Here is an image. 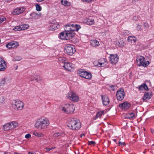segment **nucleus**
I'll return each mask as SVG.
<instances>
[{"label":"nucleus","instance_id":"2eb2a0df","mask_svg":"<svg viewBox=\"0 0 154 154\" xmlns=\"http://www.w3.org/2000/svg\"><path fill=\"white\" fill-rule=\"evenodd\" d=\"M41 14L40 13H36L35 12L31 13L30 15V18L34 19L35 20L38 19L39 17H41Z\"/></svg>","mask_w":154,"mask_h":154},{"label":"nucleus","instance_id":"49530a36","mask_svg":"<svg viewBox=\"0 0 154 154\" xmlns=\"http://www.w3.org/2000/svg\"><path fill=\"white\" fill-rule=\"evenodd\" d=\"M61 135V134L60 133H57L54 134L53 135V136L54 137H57Z\"/></svg>","mask_w":154,"mask_h":154},{"label":"nucleus","instance_id":"1a4fd4ad","mask_svg":"<svg viewBox=\"0 0 154 154\" xmlns=\"http://www.w3.org/2000/svg\"><path fill=\"white\" fill-rule=\"evenodd\" d=\"M106 59L105 58L102 59L98 61H95L94 62V64L95 66H98V67L101 66L104 67L106 64Z\"/></svg>","mask_w":154,"mask_h":154},{"label":"nucleus","instance_id":"0e129e2a","mask_svg":"<svg viewBox=\"0 0 154 154\" xmlns=\"http://www.w3.org/2000/svg\"><path fill=\"white\" fill-rule=\"evenodd\" d=\"M4 154H10L8 153H5Z\"/></svg>","mask_w":154,"mask_h":154},{"label":"nucleus","instance_id":"39448f33","mask_svg":"<svg viewBox=\"0 0 154 154\" xmlns=\"http://www.w3.org/2000/svg\"><path fill=\"white\" fill-rule=\"evenodd\" d=\"M62 108V110L66 113H72L73 112L75 107L73 105L66 104Z\"/></svg>","mask_w":154,"mask_h":154},{"label":"nucleus","instance_id":"4c0bfd02","mask_svg":"<svg viewBox=\"0 0 154 154\" xmlns=\"http://www.w3.org/2000/svg\"><path fill=\"white\" fill-rule=\"evenodd\" d=\"M22 30L26 29L28 28L29 26L28 24H23L21 25Z\"/></svg>","mask_w":154,"mask_h":154},{"label":"nucleus","instance_id":"de8ad7c7","mask_svg":"<svg viewBox=\"0 0 154 154\" xmlns=\"http://www.w3.org/2000/svg\"><path fill=\"white\" fill-rule=\"evenodd\" d=\"M65 70H67L69 72H71L73 71V69L72 68H65Z\"/></svg>","mask_w":154,"mask_h":154},{"label":"nucleus","instance_id":"7ed1b4c3","mask_svg":"<svg viewBox=\"0 0 154 154\" xmlns=\"http://www.w3.org/2000/svg\"><path fill=\"white\" fill-rule=\"evenodd\" d=\"M12 108L15 110H21L24 107V103L19 100H14L13 101L11 104Z\"/></svg>","mask_w":154,"mask_h":154},{"label":"nucleus","instance_id":"9d476101","mask_svg":"<svg viewBox=\"0 0 154 154\" xmlns=\"http://www.w3.org/2000/svg\"><path fill=\"white\" fill-rule=\"evenodd\" d=\"M110 62L112 64H116L118 61L119 57L117 55H110L109 57Z\"/></svg>","mask_w":154,"mask_h":154},{"label":"nucleus","instance_id":"72a5a7b5","mask_svg":"<svg viewBox=\"0 0 154 154\" xmlns=\"http://www.w3.org/2000/svg\"><path fill=\"white\" fill-rule=\"evenodd\" d=\"M66 59L65 57H60L58 58V60L60 63H64L66 62Z\"/></svg>","mask_w":154,"mask_h":154},{"label":"nucleus","instance_id":"79ce46f5","mask_svg":"<svg viewBox=\"0 0 154 154\" xmlns=\"http://www.w3.org/2000/svg\"><path fill=\"white\" fill-rule=\"evenodd\" d=\"M149 25L148 24L146 23H145L143 24V29L144 30H146L147 28L149 27Z\"/></svg>","mask_w":154,"mask_h":154},{"label":"nucleus","instance_id":"5701e85b","mask_svg":"<svg viewBox=\"0 0 154 154\" xmlns=\"http://www.w3.org/2000/svg\"><path fill=\"white\" fill-rule=\"evenodd\" d=\"M7 66L6 62L3 58L0 57V67H6Z\"/></svg>","mask_w":154,"mask_h":154},{"label":"nucleus","instance_id":"69168bd1","mask_svg":"<svg viewBox=\"0 0 154 154\" xmlns=\"http://www.w3.org/2000/svg\"><path fill=\"white\" fill-rule=\"evenodd\" d=\"M17 68H15V70H17Z\"/></svg>","mask_w":154,"mask_h":154},{"label":"nucleus","instance_id":"20e7f679","mask_svg":"<svg viewBox=\"0 0 154 154\" xmlns=\"http://www.w3.org/2000/svg\"><path fill=\"white\" fill-rule=\"evenodd\" d=\"M137 63L139 66H143L146 67L149 64V63L148 61H146L144 58L141 56H140L136 59Z\"/></svg>","mask_w":154,"mask_h":154},{"label":"nucleus","instance_id":"09e8293b","mask_svg":"<svg viewBox=\"0 0 154 154\" xmlns=\"http://www.w3.org/2000/svg\"><path fill=\"white\" fill-rule=\"evenodd\" d=\"M84 2L90 3L94 1V0H81Z\"/></svg>","mask_w":154,"mask_h":154},{"label":"nucleus","instance_id":"37998d69","mask_svg":"<svg viewBox=\"0 0 154 154\" xmlns=\"http://www.w3.org/2000/svg\"><path fill=\"white\" fill-rule=\"evenodd\" d=\"M5 98L3 96L0 97V103H5Z\"/></svg>","mask_w":154,"mask_h":154},{"label":"nucleus","instance_id":"c85d7f7f","mask_svg":"<svg viewBox=\"0 0 154 154\" xmlns=\"http://www.w3.org/2000/svg\"><path fill=\"white\" fill-rule=\"evenodd\" d=\"M85 76H84L83 78L87 79H90L92 78V75L90 73L88 72H87L85 71Z\"/></svg>","mask_w":154,"mask_h":154},{"label":"nucleus","instance_id":"a211bd4d","mask_svg":"<svg viewBox=\"0 0 154 154\" xmlns=\"http://www.w3.org/2000/svg\"><path fill=\"white\" fill-rule=\"evenodd\" d=\"M102 99V101L103 104L104 105H107L109 102V100L108 97L105 95L104 96H101Z\"/></svg>","mask_w":154,"mask_h":154},{"label":"nucleus","instance_id":"603ef678","mask_svg":"<svg viewBox=\"0 0 154 154\" xmlns=\"http://www.w3.org/2000/svg\"><path fill=\"white\" fill-rule=\"evenodd\" d=\"M31 136V135L30 134H27L25 135V137L26 139H28L30 138Z\"/></svg>","mask_w":154,"mask_h":154},{"label":"nucleus","instance_id":"f3484780","mask_svg":"<svg viewBox=\"0 0 154 154\" xmlns=\"http://www.w3.org/2000/svg\"><path fill=\"white\" fill-rule=\"evenodd\" d=\"M71 24L67 25L65 26L64 29L65 32L68 33H70L71 34H73V36L74 35V33L72 32V31L71 29Z\"/></svg>","mask_w":154,"mask_h":154},{"label":"nucleus","instance_id":"473e14b6","mask_svg":"<svg viewBox=\"0 0 154 154\" xmlns=\"http://www.w3.org/2000/svg\"><path fill=\"white\" fill-rule=\"evenodd\" d=\"M33 134L35 136L38 137H43L44 136V134L41 132L37 133L36 132L33 133Z\"/></svg>","mask_w":154,"mask_h":154},{"label":"nucleus","instance_id":"9b49d317","mask_svg":"<svg viewBox=\"0 0 154 154\" xmlns=\"http://www.w3.org/2000/svg\"><path fill=\"white\" fill-rule=\"evenodd\" d=\"M11 79L9 77H6L2 78L0 81V86H3L6 83L11 82Z\"/></svg>","mask_w":154,"mask_h":154},{"label":"nucleus","instance_id":"ea45409f","mask_svg":"<svg viewBox=\"0 0 154 154\" xmlns=\"http://www.w3.org/2000/svg\"><path fill=\"white\" fill-rule=\"evenodd\" d=\"M22 58L20 56H16L13 59V61H20L22 59Z\"/></svg>","mask_w":154,"mask_h":154},{"label":"nucleus","instance_id":"393cba45","mask_svg":"<svg viewBox=\"0 0 154 154\" xmlns=\"http://www.w3.org/2000/svg\"><path fill=\"white\" fill-rule=\"evenodd\" d=\"M2 129L5 131L11 130L8 123L5 124L3 126Z\"/></svg>","mask_w":154,"mask_h":154},{"label":"nucleus","instance_id":"a19ab883","mask_svg":"<svg viewBox=\"0 0 154 154\" xmlns=\"http://www.w3.org/2000/svg\"><path fill=\"white\" fill-rule=\"evenodd\" d=\"M36 9L38 11H40L41 10L42 8L41 6L38 4H36L35 5Z\"/></svg>","mask_w":154,"mask_h":154},{"label":"nucleus","instance_id":"412c9836","mask_svg":"<svg viewBox=\"0 0 154 154\" xmlns=\"http://www.w3.org/2000/svg\"><path fill=\"white\" fill-rule=\"evenodd\" d=\"M136 116L134 114L133 112H130L127 113L124 116V117L125 119H131L132 118H134Z\"/></svg>","mask_w":154,"mask_h":154},{"label":"nucleus","instance_id":"2f4dec72","mask_svg":"<svg viewBox=\"0 0 154 154\" xmlns=\"http://www.w3.org/2000/svg\"><path fill=\"white\" fill-rule=\"evenodd\" d=\"M94 20L93 19H87L86 23L87 24L92 25L94 24Z\"/></svg>","mask_w":154,"mask_h":154},{"label":"nucleus","instance_id":"c9c22d12","mask_svg":"<svg viewBox=\"0 0 154 154\" xmlns=\"http://www.w3.org/2000/svg\"><path fill=\"white\" fill-rule=\"evenodd\" d=\"M62 4L65 6H68L69 5V3L66 0H63L61 1Z\"/></svg>","mask_w":154,"mask_h":154},{"label":"nucleus","instance_id":"cd10ccee","mask_svg":"<svg viewBox=\"0 0 154 154\" xmlns=\"http://www.w3.org/2000/svg\"><path fill=\"white\" fill-rule=\"evenodd\" d=\"M139 89L141 90H148L147 86L145 84H143L140 85L139 88Z\"/></svg>","mask_w":154,"mask_h":154},{"label":"nucleus","instance_id":"a18cd8bd","mask_svg":"<svg viewBox=\"0 0 154 154\" xmlns=\"http://www.w3.org/2000/svg\"><path fill=\"white\" fill-rule=\"evenodd\" d=\"M12 44L11 42L8 43L6 45V47L9 49L13 48Z\"/></svg>","mask_w":154,"mask_h":154},{"label":"nucleus","instance_id":"4be33fe9","mask_svg":"<svg viewBox=\"0 0 154 154\" xmlns=\"http://www.w3.org/2000/svg\"><path fill=\"white\" fill-rule=\"evenodd\" d=\"M31 80L32 81L35 80L37 82H39L42 80V78L40 76L37 75L31 78Z\"/></svg>","mask_w":154,"mask_h":154},{"label":"nucleus","instance_id":"e2e57ef3","mask_svg":"<svg viewBox=\"0 0 154 154\" xmlns=\"http://www.w3.org/2000/svg\"><path fill=\"white\" fill-rule=\"evenodd\" d=\"M100 62H102L105 63V62L104 60L103 61L102 60V61H100Z\"/></svg>","mask_w":154,"mask_h":154},{"label":"nucleus","instance_id":"ddd939ff","mask_svg":"<svg viewBox=\"0 0 154 154\" xmlns=\"http://www.w3.org/2000/svg\"><path fill=\"white\" fill-rule=\"evenodd\" d=\"M25 10V8L23 7H18L14 10L13 12V14L14 15H18L23 12Z\"/></svg>","mask_w":154,"mask_h":154},{"label":"nucleus","instance_id":"58836bf2","mask_svg":"<svg viewBox=\"0 0 154 154\" xmlns=\"http://www.w3.org/2000/svg\"><path fill=\"white\" fill-rule=\"evenodd\" d=\"M13 29L16 31L22 30L21 25L16 26L14 28H13Z\"/></svg>","mask_w":154,"mask_h":154},{"label":"nucleus","instance_id":"4d7b16f0","mask_svg":"<svg viewBox=\"0 0 154 154\" xmlns=\"http://www.w3.org/2000/svg\"><path fill=\"white\" fill-rule=\"evenodd\" d=\"M6 68H0V72L4 71L5 69Z\"/></svg>","mask_w":154,"mask_h":154},{"label":"nucleus","instance_id":"6e6552de","mask_svg":"<svg viewBox=\"0 0 154 154\" xmlns=\"http://www.w3.org/2000/svg\"><path fill=\"white\" fill-rule=\"evenodd\" d=\"M60 38L63 40H69L73 37V34H72L68 33L65 32H61L60 33Z\"/></svg>","mask_w":154,"mask_h":154},{"label":"nucleus","instance_id":"7c9ffc66","mask_svg":"<svg viewBox=\"0 0 154 154\" xmlns=\"http://www.w3.org/2000/svg\"><path fill=\"white\" fill-rule=\"evenodd\" d=\"M104 111H102L98 112L97 113V114H96V116L95 117V118H94L95 119H96L98 118H100L102 115H104Z\"/></svg>","mask_w":154,"mask_h":154},{"label":"nucleus","instance_id":"8fccbe9b","mask_svg":"<svg viewBox=\"0 0 154 154\" xmlns=\"http://www.w3.org/2000/svg\"><path fill=\"white\" fill-rule=\"evenodd\" d=\"M89 145H94L95 144V142L93 141H90L88 142Z\"/></svg>","mask_w":154,"mask_h":154},{"label":"nucleus","instance_id":"bb28decb","mask_svg":"<svg viewBox=\"0 0 154 154\" xmlns=\"http://www.w3.org/2000/svg\"><path fill=\"white\" fill-rule=\"evenodd\" d=\"M128 41L131 42H135L137 41V39L135 37L129 36L128 39Z\"/></svg>","mask_w":154,"mask_h":154},{"label":"nucleus","instance_id":"c756f323","mask_svg":"<svg viewBox=\"0 0 154 154\" xmlns=\"http://www.w3.org/2000/svg\"><path fill=\"white\" fill-rule=\"evenodd\" d=\"M85 71L82 69H80L78 71V74L81 77L83 78L85 75Z\"/></svg>","mask_w":154,"mask_h":154},{"label":"nucleus","instance_id":"f03ea898","mask_svg":"<svg viewBox=\"0 0 154 154\" xmlns=\"http://www.w3.org/2000/svg\"><path fill=\"white\" fill-rule=\"evenodd\" d=\"M68 126L71 129L77 130L81 128V123L76 118H69L68 119Z\"/></svg>","mask_w":154,"mask_h":154},{"label":"nucleus","instance_id":"0eeeda50","mask_svg":"<svg viewBox=\"0 0 154 154\" xmlns=\"http://www.w3.org/2000/svg\"><path fill=\"white\" fill-rule=\"evenodd\" d=\"M64 51L68 54L72 55L75 51V47L71 45L68 44L65 47Z\"/></svg>","mask_w":154,"mask_h":154},{"label":"nucleus","instance_id":"c03bdc74","mask_svg":"<svg viewBox=\"0 0 154 154\" xmlns=\"http://www.w3.org/2000/svg\"><path fill=\"white\" fill-rule=\"evenodd\" d=\"M143 26L138 25L137 26V29L138 30V31H141L143 29Z\"/></svg>","mask_w":154,"mask_h":154},{"label":"nucleus","instance_id":"dca6fc26","mask_svg":"<svg viewBox=\"0 0 154 154\" xmlns=\"http://www.w3.org/2000/svg\"><path fill=\"white\" fill-rule=\"evenodd\" d=\"M8 123L11 130L14 129L19 125L18 122L15 121H13Z\"/></svg>","mask_w":154,"mask_h":154},{"label":"nucleus","instance_id":"6e6d98bb","mask_svg":"<svg viewBox=\"0 0 154 154\" xmlns=\"http://www.w3.org/2000/svg\"><path fill=\"white\" fill-rule=\"evenodd\" d=\"M138 17L137 16H135L133 17V20L135 21L137 20H138Z\"/></svg>","mask_w":154,"mask_h":154},{"label":"nucleus","instance_id":"aec40b11","mask_svg":"<svg viewBox=\"0 0 154 154\" xmlns=\"http://www.w3.org/2000/svg\"><path fill=\"white\" fill-rule=\"evenodd\" d=\"M72 31L73 32L75 31H78L81 28V26L80 25L77 24H71Z\"/></svg>","mask_w":154,"mask_h":154},{"label":"nucleus","instance_id":"f257e3e1","mask_svg":"<svg viewBox=\"0 0 154 154\" xmlns=\"http://www.w3.org/2000/svg\"><path fill=\"white\" fill-rule=\"evenodd\" d=\"M50 124V122L46 118L38 119L35 125V127L39 130H44L48 128Z\"/></svg>","mask_w":154,"mask_h":154},{"label":"nucleus","instance_id":"a878e982","mask_svg":"<svg viewBox=\"0 0 154 154\" xmlns=\"http://www.w3.org/2000/svg\"><path fill=\"white\" fill-rule=\"evenodd\" d=\"M91 44L92 46L94 47H96L99 45V42L96 40H91Z\"/></svg>","mask_w":154,"mask_h":154},{"label":"nucleus","instance_id":"13d9d810","mask_svg":"<svg viewBox=\"0 0 154 154\" xmlns=\"http://www.w3.org/2000/svg\"><path fill=\"white\" fill-rule=\"evenodd\" d=\"M85 136V134H82L80 136V137L81 138L83 136Z\"/></svg>","mask_w":154,"mask_h":154},{"label":"nucleus","instance_id":"423d86ee","mask_svg":"<svg viewBox=\"0 0 154 154\" xmlns=\"http://www.w3.org/2000/svg\"><path fill=\"white\" fill-rule=\"evenodd\" d=\"M67 98L72 101L77 102L79 100V97L77 95L72 91H69L66 95Z\"/></svg>","mask_w":154,"mask_h":154},{"label":"nucleus","instance_id":"4468645a","mask_svg":"<svg viewBox=\"0 0 154 154\" xmlns=\"http://www.w3.org/2000/svg\"><path fill=\"white\" fill-rule=\"evenodd\" d=\"M131 105L130 103H128L127 102H125L122 103L120 104L119 106L122 109H127L130 107Z\"/></svg>","mask_w":154,"mask_h":154},{"label":"nucleus","instance_id":"5fc2aeb1","mask_svg":"<svg viewBox=\"0 0 154 154\" xmlns=\"http://www.w3.org/2000/svg\"><path fill=\"white\" fill-rule=\"evenodd\" d=\"M119 145L124 146L125 145V142H119Z\"/></svg>","mask_w":154,"mask_h":154},{"label":"nucleus","instance_id":"f704fd0d","mask_svg":"<svg viewBox=\"0 0 154 154\" xmlns=\"http://www.w3.org/2000/svg\"><path fill=\"white\" fill-rule=\"evenodd\" d=\"M72 64L66 61L63 66V67H70L71 66Z\"/></svg>","mask_w":154,"mask_h":154},{"label":"nucleus","instance_id":"3c124183","mask_svg":"<svg viewBox=\"0 0 154 154\" xmlns=\"http://www.w3.org/2000/svg\"><path fill=\"white\" fill-rule=\"evenodd\" d=\"M55 148V147H52L51 148H46V151H48L50 150H51L54 149Z\"/></svg>","mask_w":154,"mask_h":154},{"label":"nucleus","instance_id":"052dcab7","mask_svg":"<svg viewBox=\"0 0 154 154\" xmlns=\"http://www.w3.org/2000/svg\"><path fill=\"white\" fill-rule=\"evenodd\" d=\"M113 140V141H114L115 142H116V139H114Z\"/></svg>","mask_w":154,"mask_h":154},{"label":"nucleus","instance_id":"f8f14e48","mask_svg":"<svg viewBox=\"0 0 154 154\" xmlns=\"http://www.w3.org/2000/svg\"><path fill=\"white\" fill-rule=\"evenodd\" d=\"M125 93L123 89L118 91L116 93V96L118 100L121 101L124 98Z\"/></svg>","mask_w":154,"mask_h":154},{"label":"nucleus","instance_id":"864d4df0","mask_svg":"<svg viewBox=\"0 0 154 154\" xmlns=\"http://www.w3.org/2000/svg\"><path fill=\"white\" fill-rule=\"evenodd\" d=\"M6 20V18H0V23H2L3 22L5 21Z\"/></svg>","mask_w":154,"mask_h":154},{"label":"nucleus","instance_id":"bf43d9fd","mask_svg":"<svg viewBox=\"0 0 154 154\" xmlns=\"http://www.w3.org/2000/svg\"><path fill=\"white\" fill-rule=\"evenodd\" d=\"M35 0L38 2H42L43 1H44V0Z\"/></svg>","mask_w":154,"mask_h":154},{"label":"nucleus","instance_id":"e433bc0d","mask_svg":"<svg viewBox=\"0 0 154 154\" xmlns=\"http://www.w3.org/2000/svg\"><path fill=\"white\" fill-rule=\"evenodd\" d=\"M11 44H12V48H17L18 45L19 44L17 42H11Z\"/></svg>","mask_w":154,"mask_h":154},{"label":"nucleus","instance_id":"6ab92c4d","mask_svg":"<svg viewBox=\"0 0 154 154\" xmlns=\"http://www.w3.org/2000/svg\"><path fill=\"white\" fill-rule=\"evenodd\" d=\"M59 27L60 26L58 24L53 23L49 27V29L50 30H55L59 28Z\"/></svg>","mask_w":154,"mask_h":154},{"label":"nucleus","instance_id":"b1692460","mask_svg":"<svg viewBox=\"0 0 154 154\" xmlns=\"http://www.w3.org/2000/svg\"><path fill=\"white\" fill-rule=\"evenodd\" d=\"M151 97V94L149 93H145L143 99L144 100H149Z\"/></svg>","mask_w":154,"mask_h":154},{"label":"nucleus","instance_id":"680f3d73","mask_svg":"<svg viewBox=\"0 0 154 154\" xmlns=\"http://www.w3.org/2000/svg\"><path fill=\"white\" fill-rule=\"evenodd\" d=\"M14 153L15 154H21L17 152H14Z\"/></svg>","mask_w":154,"mask_h":154}]
</instances>
